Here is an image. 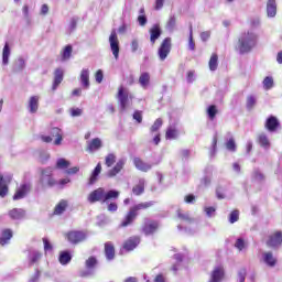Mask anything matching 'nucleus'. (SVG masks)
Returning <instances> with one entry per match:
<instances>
[{
  "label": "nucleus",
  "mask_w": 282,
  "mask_h": 282,
  "mask_svg": "<svg viewBox=\"0 0 282 282\" xmlns=\"http://www.w3.org/2000/svg\"><path fill=\"white\" fill-rule=\"evenodd\" d=\"M259 35L257 34V32L252 30H249L240 34L237 44V50L239 54H250V51L257 47Z\"/></svg>",
  "instance_id": "1"
},
{
  "label": "nucleus",
  "mask_w": 282,
  "mask_h": 282,
  "mask_svg": "<svg viewBox=\"0 0 282 282\" xmlns=\"http://www.w3.org/2000/svg\"><path fill=\"white\" fill-rule=\"evenodd\" d=\"M120 197V192L116 189L105 191L104 187H98L94 189L87 197L89 204H96V202H101V204H109L113 199Z\"/></svg>",
  "instance_id": "2"
},
{
  "label": "nucleus",
  "mask_w": 282,
  "mask_h": 282,
  "mask_svg": "<svg viewBox=\"0 0 282 282\" xmlns=\"http://www.w3.org/2000/svg\"><path fill=\"white\" fill-rule=\"evenodd\" d=\"M37 172L40 173L39 182L43 188H54L58 184V181L54 178V167H40Z\"/></svg>",
  "instance_id": "3"
},
{
  "label": "nucleus",
  "mask_w": 282,
  "mask_h": 282,
  "mask_svg": "<svg viewBox=\"0 0 282 282\" xmlns=\"http://www.w3.org/2000/svg\"><path fill=\"white\" fill-rule=\"evenodd\" d=\"M155 202L150 200L145 203H140L138 205H134L130 208L129 213L127 214L126 218L121 223V228H127V226H131L133 221H135V217H138V210H147V208H151V206H154Z\"/></svg>",
  "instance_id": "4"
},
{
  "label": "nucleus",
  "mask_w": 282,
  "mask_h": 282,
  "mask_svg": "<svg viewBox=\"0 0 282 282\" xmlns=\"http://www.w3.org/2000/svg\"><path fill=\"white\" fill-rule=\"evenodd\" d=\"M117 99L119 102L120 111L124 112L131 107V101L133 100V95L129 94V90L124 87H119Z\"/></svg>",
  "instance_id": "5"
},
{
  "label": "nucleus",
  "mask_w": 282,
  "mask_h": 282,
  "mask_svg": "<svg viewBox=\"0 0 282 282\" xmlns=\"http://www.w3.org/2000/svg\"><path fill=\"white\" fill-rule=\"evenodd\" d=\"M110 50L116 61L120 58V41L118 40V33H116V29H113L109 36Z\"/></svg>",
  "instance_id": "6"
},
{
  "label": "nucleus",
  "mask_w": 282,
  "mask_h": 282,
  "mask_svg": "<svg viewBox=\"0 0 282 282\" xmlns=\"http://www.w3.org/2000/svg\"><path fill=\"white\" fill-rule=\"evenodd\" d=\"M171 47H172L171 37H165L158 51L160 61H166V58L169 57V54H171Z\"/></svg>",
  "instance_id": "7"
},
{
  "label": "nucleus",
  "mask_w": 282,
  "mask_h": 282,
  "mask_svg": "<svg viewBox=\"0 0 282 282\" xmlns=\"http://www.w3.org/2000/svg\"><path fill=\"white\" fill-rule=\"evenodd\" d=\"M66 237L69 243H80V241L87 239V235L83 231H70Z\"/></svg>",
  "instance_id": "8"
},
{
  "label": "nucleus",
  "mask_w": 282,
  "mask_h": 282,
  "mask_svg": "<svg viewBox=\"0 0 282 282\" xmlns=\"http://www.w3.org/2000/svg\"><path fill=\"white\" fill-rule=\"evenodd\" d=\"M282 243V232L281 231H276L274 234H272L269 237V240L267 241V246L269 248H279V246H281Z\"/></svg>",
  "instance_id": "9"
},
{
  "label": "nucleus",
  "mask_w": 282,
  "mask_h": 282,
  "mask_svg": "<svg viewBox=\"0 0 282 282\" xmlns=\"http://www.w3.org/2000/svg\"><path fill=\"white\" fill-rule=\"evenodd\" d=\"M124 164H127V159H120L116 165L107 172V177H116L122 169H124Z\"/></svg>",
  "instance_id": "10"
},
{
  "label": "nucleus",
  "mask_w": 282,
  "mask_h": 282,
  "mask_svg": "<svg viewBox=\"0 0 282 282\" xmlns=\"http://www.w3.org/2000/svg\"><path fill=\"white\" fill-rule=\"evenodd\" d=\"M280 124L281 123L279 122V119H276L274 116H271L267 119L264 127L270 131V133H274V131L279 129Z\"/></svg>",
  "instance_id": "11"
},
{
  "label": "nucleus",
  "mask_w": 282,
  "mask_h": 282,
  "mask_svg": "<svg viewBox=\"0 0 282 282\" xmlns=\"http://www.w3.org/2000/svg\"><path fill=\"white\" fill-rule=\"evenodd\" d=\"M10 219L13 221H20L21 219H25V209L23 208H13L8 213Z\"/></svg>",
  "instance_id": "12"
},
{
  "label": "nucleus",
  "mask_w": 282,
  "mask_h": 282,
  "mask_svg": "<svg viewBox=\"0 0 282 282\" xmlns=\"http://www.w3.org/2000/svg\"><path fill=\"white\" fill-rule=\"evenodd\" d=\"M140 245V237L134 236L130 237L123 245V249L128 252H131V250H135L138 246Z\"/></svg>",
  "instance_id": "13"
},
{
  "label": "nucleus",
  "mask_w": 282,
  "mask_h": 282,
  "mask_svg": "<svg viewBox=\"0 0 282 282\" xmlns=\"http://www.w3.org/2000/svg\"><path fill=\"white\" fill-rule=\"evenodd\" d=\"M262 261L268 265V268H274L276 265V258L272 251H267L262 253Z\"/></svg>",
  "instance_id": "14"
},
{
  "label": "nucleus",
  "mask_w": 282,
  "mask_h": 282,
  "mask_svg": "<svg viewBox=\"0 0 282 282\" xmlns=\"http://www.w3.org/2000/svg\"><path fill=\"white\" fill-rule=\"evenodd\" d=\"M224 281V268L216 267L210 274V279L208 282H221Z\"/></svg>",
  "instance_id": "15"
},
{
  "label": "nucleus",
  "mask_w": 282,
  "mask_h": 282,
  "mask_svg": "<svg viewBox=\"0 0 282 282\" xmlns=\"http://www.w3.org/2000/svg\"><path fill=\"white\" fill-rule=\"evenodd\" d=\"M133 163L135 169H138V171H142L143 173H147L148 171H151V169H153V165L151 163H145L140 158H135L133 160Z\"/></svg>",
  "instance_id": "16"
},
{
  "label": "nucleus",
  "mask_w": 282,
  "mask_h": 282,
  "mask_svg": "<svg viewBox=\"0 0 282 282\" xmlns=\"http://www.w3.org/2000/svg\"><path fill=\"white\" fill-rule=\"evenodd\" d=\"M41 100V97L37 95L31 96L29 98L28 109L31 113H36L39 111V101Z\"/></svg>",
  "instance_id": "17"
},
{
  "label": "nucleus",
  "mask_w": 282,
  "mask_h": 282,
  "mask_svg": "<svg viewBox=\"0 0 282 282\" xmlns=\"http://www.w3.org/2000/svg\"><path fill=\"white\" fill-rule=\"evenodd\" d=\"M162 36V29L160 28V24H154L151 29H150V41L152 43V45H155V41Z\"/></svg>",
  "instance_id": "18"
},
{
  "label": "nucleus",
  "mask_w": 282,
  "mask_h": 282,
  "mask_svg": "<svg viewBox=\"0 0 282 282\" xmlns=\"http://www.w3.org/2000/svg\"><path fill=\"white\" fill-rule=\"evenodd\" d=\"M50 133L53 138H56L54 140L55 147H61V144H63V130L59 128H52Z\"/></svg>",
  "instance_id": "19"
},
{
  "label": "nucleus",
  "mask_w": 282,
  "mask_h": 282,
  "mask_svg": "<svg viewBox=\"0 0 282 282\" xmlns=\"http://www.w3.org/2000/svg\"><path fill=\"white\" fill-rule=\"evenodd\" d=\"M30 191V184H23L20 186L19 189H17L15 194L13 195L14 202L19 199H23L25 195H28V192Z\"/></svg>",
  "instance_id": "20"
},
{
  "label": "nucleus",
  "mask_w": 282,
  "mask_h": 282,
  "mask_svg": "<svg viewBox=\"0 0 282 282\" xmlns=\"http://www.w3.org/2000/svg\"><path fill=\"white\" fill-rule=\"evenodd\" d=\"M102 171V165L100 163H98L95 167V170L91 172L88 184L89 186H94V184H96V182H98V177L100 175Z\"/></svg>",
  "instance_id": "21"
},
{
  "label": "nucleus",
  "mask_w": 282,
  "mask_h": 282,
  "mask_svg": "<svg viewBox=\"0 0 282 282\" xmlns=\"http://www.w3.org/2000/svg\"><path fill=\"white\" fill-rule=\"evenodd\" d=\"M267 15L269 19H274V17H276V0L267 1Z\"/></svg>",
  "instance_id": "22"
},
{
  "label": "nucleus",
  "mask_w": 282,
  "mask_h": 282,
  "mask_svg": "<svg viewBox=\"0 0 282 282\" xmlns=\"http://www.w3.org/2000/svg\"><path fill=\"white\" fill-rule=\"evenodd\" d=\"M79 80L84 89H89V69H82Z\"/></svg>",
  "instance_id": "23"
},
{
  "label": "nucleus",
  "mask_w": 282,
  "mask_h": 282,
  "mask_svg": "<svg viewBox=\"0 0 282 282\" xmlns=\"http://www.w3.org/2000/svg\"><path fill=\"white\" fill-rule=\"evenodd\" d=\"M158 228H160V225L158 224V221H149V223L144 224L143 232L147 236L153 235V232H155V230H158Z\"/></svg>",
  "instance_id": "24"
},
{
  "label": "nucleus",
  "mask_w": 282,
  "mask_h": 282,
  "mask_svg": "<svg viewBox=\"0 0 282 282\" xmlns=\"http://www.w3.org/2000/svg\"><path fill=\"white\" fill-rule=\"evenodd\" d=\"M99 149H102V140H100V138H95L88 142L87 151L90 153H94V151H98Z\"/></svg>",
  "instance_id": "25"
},
{
  "label": "nucleus",
  "mask_w": 282,
  "mask_h": 282,
  "mask_svg": "<svg viewBox=\"0 0 282 282\" xmlns=\"http://www.w3.org/2000/svg\"><path fill=\"white\" fill-rule=\"evenodd\" d=\"M10 54H12V51L10 50V44L6 42L2 50V65L10 64Z\"/></svg>",
  "instance_id": "26"
},
{
  "label": "nucleus",
  "mask_w": 282,
  "mask_h": 282,
  "mask_svg": "<svg viewBox=\"0 0 282 282\" xmlns=\"http://www.w3.org/2000/svg\"><path fill=\"white\" fill-rule=\"evenodd\" d=\"M105 254L108 261H112V259L116 257V249L111 242L105 243Z\"/></svg>",
  "instance_id": "27"
},
{
  "label": "nucleus",
  "mask_w": 282,
  "mask_h": 282,
  "mask_svg": "<svg viewBox=\"0 0 282 282\" xmlns=\"http://www.w3.org/2000/svg\"><path fill=\"white\" fill-rule=\"evenodd\" d=\"M63 83V69L62 68H56L55 69V76H54V83H53V91H56L58 88V85Z\"/></svg>",
  "instance_id": "28"
},
{
  "label": "nucleus",
  "mask_w": 282,
  "mask_h": 282,
  "mask_svg": "<svg viewBox=\"0 0 282 282\" xmlns=\"http://www.w3.org/2000/svg\"><path fill=\"white\" fill-rule=\"evenodd\" d=\"M11 239H12V231L10 229H4L0 237V246H6L7 243H10Z\"/></svg>",
  "instance_id": "29"
},
{
  "label": "nucleus",
  "mask_w": 282,
  "mask_h": 282,
  "mask_svg": "<svg viewBox=\"0 0 282 282\" xmlns=\"http://www.w3.org/2000/svg\"><path fill=\"white\" fill-rule=\"evenodd\" d=\"M258 142L260 144V147H262L263 149H270V139H268V134L265 133H260L258 135Z\"/></svg>",
  "instance_id": "30"
},
{
  "label": "nucleus",
  "mask_w": 282,
  "mask_h": 282,
  "mask_svg": "<svg viewBox=\"0 0 282 282\" xmlns=\"http://www.w3.org/2000/svg\"><path fill=\"white\" fill-rule=\"evenodd\" d=\"M150 80L151 75H149V73H142L139 77V84L141 85V87H143V89H147V87H149Z\"/></svg>",
  "instance_id": "31"
},
{
  "label": "nucleus",
  "mask_w": 282,
  "mask_h": 282,
  "mask_svg": "<svg viewBox=\"0 0 282 282\" xmlns=\"http://www.w3.org/2000/svg\"><path fill=\"white\" fill-rule=\"evenodd\" d=\"M144 184H145L144 178H140L138 185H135L132 188L133 195H137V196L142 195V193H144Z\"/></svg>",
  "instance_id": "32"
},
{
  "label": "nucleus",
  "mask_w": 282,
  "mask_h": 282,
  "mask_svg": "<svg viewBox=\"0 0 282 282\" xmlns=\"http://www.w3.org/2000/svg\"><path fill=\"white\" fill-rule=\"evenodd\" d=\"M6 195H8V184L3 178V174L0 173V197H6Z\"/></svg>",
  "instance_id": "33"
},
{
  "label": "nucleus",
  "mask_w": 282,
  "mask_h": 282,
  "mask_svg": "<svg viewBox=\"0 0 282 282\" xmlns=\"http://www.w3.org/2000/svg\"><path fill=\"white\" fill-rule=\"evenodd\" d=\"M218 61H219V57L217 56V54L214 53L209 59L210 72H217V67L219 65Z\"/></svg>",
  "instance_id": "34"
},
{
  "label": "nucleus",
  "mask_w": 282,
  "mask_h": 282,
  "mask_svg": "<svg viewBox=\"0 0 282 282\" xmlns=\"http://www.w3.org/2000/svg\"><path fill=\"white\" fill-rule=\"evenodd\" d=\"M175 25H177V18L175 15H170L165 25L166 30H169V32H173V30H175Z\"/></svg>",
  "instance_id": "35"
},
{
  "label": "nucleus",
  "mask_w": 282,
  "mask_h": 282,
  "mask_svg": "<svg viewBox=\"0 0 282 282\" xmlns=\"http://www.w3.org/2000/svg\"><path fill=\"white\" fill-rule=\"evenodd\" d=\"M177 217L182 221H186L187 224H193L194 219L191 217L188 213L182 212V209L177 210Z\"/></svg>",
  "instance_id": "36"
},
{
  "label": "nucleus",
  "mask_w": 282,
  "mask_h": 282,
  "mask_svg": "<svg viewBox=\"0 0 282 282\" xmlns=\"http://www.w3.org/2000/svg\"><path fill=\"white\" fill-rule=\"evenodd\" d=\"M69 261H72V254H69V252H67V251H63L59 254V263L62 265H67V263H69Z\"/></svg>",
  "instance_id": "37"
},
{
  "label": "nucleus",
  "mask_w": 282,
  "mask_h": 282,
  "mask_svg": "<svg viewBox=\"0 0 282 282\" xmlns=\"http://www.w3.org/2000/svg\"><path fill=\"white\" fill-rule=\"evenodd\" d=\"M67 208V200H61L55 207V215H63Z\"/></svg>",
  "instance_id": "38"
},
{
  "label": "nucleus",
  "mask_w": 282,
  "mask_h": 282,
  "mask_svg": "<svg viewBox=\"0 0 282 282\" xmlns=\"http://www.w3.org/2000/svg\"><path fill=\"white\" fill-rule=\"evenodd\" d=\"M177 135H180V132L177 131V129L169 128L166 130L165 138L167 140H176Z\"/></svg>",
  "instance_id": "39"
},
{
  "label": "nucleus",
  "mask_w": 282,
  "mask_h": 282,
  "mask_svg": "<svg viewBox=\"0 0 282 282\" xmlns=\"http://www.w3.org/2000/svg\"><path fill=\"white\" fill-rule=\"evenodd\" d=\"M263 88L269 90L272 89V87H274V79L270 76H267L263 82H262Z\"/></svg>",
  "instance_id": "40"
},
{
  "label": "nucleus",
  "mask_w": 282,
  "mask_h": 282,
  "mask_svg": "<svg viewBox=\"0 0 282 282\" xmlns=\"http://www.w3.org/2000/svg\"><path fill=\"white\" fill-rule=\"evenodd\" d=\"M217 106L212 105L207 108V116L209 118V120H215V117L217 116Z\"/></svg>",
  "instance_id": "41"
},
{
  "label": "nucleus",
  "mask_w": 282,
  "mask_h": 282,
  "mask_svg": "<svg viewBox=\"0 0 282 282\" xmlns=\"http://www.w3.org/2000/svg\"><path fill=\"white\" fill-rule=\"evenodd\" d=\"M72 45L65 46L62 53V61H69V58H72Z\"/></svg>",
  "instance_id": "42"
},
{
  "label": "nucleus",
  "mask_w": 282,
  "mask_h": 282,
  "mask_svg": "<svg viewBox=\"0 0 282 282\" xmlns=\"http://www.w3.org/2000/svg\"><path fill=\"white\" fill-rule=\"evenodd\" d=\"M163 121L161 118L156 119L152 127L150 128L151 133H158L160 131V128L162 127Z\"/></svg>",
  "instance_id": "43"
},
{
  "label": "nucleus",
  "mask_w": 282,
  "mask_h": 282,
  "mask_svg": "<svg viewBox=\"0 0 282 282\" xmlns=\"http://www.w3.org/2000/svg\"><path fill=\"white\" fill-rule=\"evenodd\" d=\"M252 180H254V182H263L265 180V175H263L261 171L254 170L252 173Z\"/></svg>",
  "instance_id": "44"
},
{
  "label": "nucleus",
  "mask_w": 282,
  "mask_h": 282,
  "mask_svg": "<svg viewBox=\"0 0 282 282\" xmlns=\"http://www.w3.org/2000/svg\"><path fill=\"white\" fill-rule=\"evenodd\" d=\"M72 163L65 159H58L56 162V169H69Z\"/></svg>",
  "instance_id": "45"
},
{
  "label": "nucleus",
  "mask_w": 282,
  "mask_h": 282,
  "mask_svg": "<svg viewBox=\"0 0 282 282\" xmlns=\"http://www.w3.org/2000/svg\"><path fill=\"white\" fill-rule=\"evenodd\" d=\"M239 221V210L235 209L229 214V224H236Z\"/></svg>",
  "instance_id": "46"
},
{
  "label": "nucleus",
  "mask_w": 282,
  "mask_h": 282,
  "mask_svg": "<svg viewBox=\"0 0 282 282\" xmlns=\"http://www.w3.org/2000/svg\"><path fill=\"white\" fill-rule=\"evenodd\" d=\"M98 263L95 257H90L86 260V268L87 270H94L95 265Z\"/></svg>",
  "instance_id": "47"
},
{
  "label": "nucleus",
  "mask_w": 282,
  "mask_h": 282,
  "mask_svg": "<svg viewBox=\"0 0 282 282\" xmlns=\"http://www.w3.org/2000/svg\"><path fill=\"white\" fill-rule=\"evenodd\" d=\"M226 149L228 151H231L232 153H235V151H237V143H235V139H229L226 143Z\"/></svg>",
  "instance_id": "48"
},
{
  "label": "nucleus",
  "mask_w": 282,
  "mask_h": 282,
  "mask_svg": "<svg viewBox=\"0 0 282 282\" xmlns=\"http://www.w3.org/2000/svg\"><path fill=\"white\" fill-rule=\"evenodd\" d=\"M116 164V156L113 153H110L106 156V166L111 167Z\"/></svg>",
  "instance_id": "49"
},
{
  "label": "nucleus",
  "mask_w": 282,
  "mask_h": 282,
  "mask_svg": "<svg viewBox=\"0 0 282 282\" xmlns=\"http://www.w3.org/2000/svg\"><path fill=\"white\" fill-rule=\"evenodd\" d=\"M257 105V98L254 96H249L247 98V109H252Z\"/></svg>",
  "instance_id": "50"
},
{
  "label": "nucleus",
  "mask_w": 282,
  "mask_h": 282,
  "mask_svg": "<svg viewBox=\"0 0 282 282\" xmlns=\"http://www.w3.org/2000/svg\"><path fill=\"white\" fill-rule=\"evenodd\" d=\"M130 47H131L132 54H135V52H138V50L140 48V42L138 41V39H133L131 41Z\"/></svg>",
  "instance_id": "51"
},
{
  "label": "nucleus",
  "mask_w": 282,
  "mask_h": 282,
  "mask_svg": "<svg viewBox=\"0 0 282 282\" xmlns=\"http://www.w3.org/2000/svg\"><path fill=\"white\" fill-rule=\"evenodd\" d=\"M235 248H237L240 251L246 249V241L242 238H238L236 240Z\"/></svg>",
  "instance_id": "52"
},
{
  "label": "nucleus",
  "mask_w": 282,
  "mask_h": 282,
  "mask_svg": "<svg viewBox=\"0 0 282 282\" xmlns=\"http://www.w3.org/2000/svg\"><path fill=\"white\" fill-rule=\"evenodd\" d=\"M188 48H189L192 52L195 51V42L193 41V26L189 28Z\"/></svg>",
  "instance_id": "53"
},
{
  "label": "nucleus",
  "mask_w": 282,
  "mask_h": 282,
  "mask_svg": "<svg viewBox=\"0 0 282 282\" xmlns=\"http://www.w3.org/2000/svg\"><path fill=\"white\" fill-rule=\"evenodd\" d=\"M247 274H248V271H246V269H240L238 271V282H246Z\"/></svg>",
  "instance_id": "54"
},
{
  "label": "nucleus",
  "mask_w": 282,
  "mask_h": 282,
  "mask_svg": "<svg viewBox=\"0 0 282 282\" xmlns=\"http://www.w3.org/2000/svg\"><path fill=\"white\" fill-rule=\"evenodd\" d=\"M70 116L73 118H78V117L83 116V109H80V108H72L70 109Z\"/></svg>",
  "instance_id": "55"
},
{
  "label": "nucleus",
  "mask_w": 282,
  "mask_h": 282,
  "mask_svg": "<svg viewBox=\"0 0 282 282\" xmlns=\"http://www.w3.org/2000/svg\"><path fill=\"white\" fill-rule=\"evenodd\" d=\"M216 152H217V134H215L213 138L210 155H215Z\"/></svg>",
  "instance_id": "56"
},
{
  "label": "nucleus",
  "mask_w": 282,
  "mask_h": 282,
  "mask_svg": "<svg viewBox=\"0 0 282 282\" xmlns=\"http://www.w3.org/2000/svg\"><path fill=\"white\" fill-rule=\"evenodd\" d=\"M17 69L18 72H22V69H25V59H23V57H20L18 59Z\"/></svg>",
  "instance_id": "57"
},
{
  "label": "nucleus",
  "mask_w": 282,
  "mask_h": 282,
  "mask_svg": "<svg viewBox=\"0 0 282 282\" xmlns=\"http://www.w3.org/2000/svg\"><path fill=\"white\" fill-rule=\"evenodd\" d=\"M41 259V252L34 251L31 254V263H36Z\"/></svg>",
  "instance_id": "58"
},
{
  "label": "nucleus",
  "mask_w": 282,
  "mask_h": 282,
  "mask_svg": "<svg viewBox=\"0 0 282 282\" xmlns=\"http://www.w3.org/2000/svg\"><path fill=\"white\" fill-rule=\"evenodd\" d=\"M250 25H251V28H259L260 25H261V19H259V18H252L251 20H250Z\"/></svg>",
  "instance_id": "59"
},
{
  "label": "nucleus",
  "mask_w": 282,
  "mask_h": 282,
  "mask_svg": "<svg viewBox=\"0 0 282 282\" xmlns=\"http://www.w3.org/2000/svg\"><path fill=\"white\" fill-rule=\"evenodd\" d=\"M43 243L45 252L52 251V243H50V240L47 238H43Z\"/></svg>",
  "instance_id": "60"
},
{
  "label": "nucleus",
  "mask_w": 282,
  "mask_h": 282,
  "mask_svg": "<svg viewBox=\"0 0 282 282\" xmlns=\"http://www.w3.org/2000/svg\"><path fill=\"white\" fill-rule=\"evenodd\" d=\"M185 204H195V195L189 194L184 197Z\"/></svg>",
  "instance_id": "61"
},
{
  "label": "nucleus",
  "mask_w": 282,
  "mask_h": 282,
  "mask_svg": "<svg viewBox=\"0 0 282 282\" xmlns=\"http://www.w3.org/2000/svg\"><path fill=\"white\" fill-rule=\"evenodd\" d=\"M39 279H41V271L36 270L29 282H39Z\"/></svg>",
  "instance_id": "62"
},
{
  "label": "nucleus",
  "mask_w": 282,
  "mask_h": 282,
  "mask_svg": "<svg viewBox=\"0 0 282 282\" xmlns=\"http://www.w3.org/2000/svg\"><path fill=\"white\" fill-rule=\"evenodd\" d=\"M95 78H96V83H102V78H105V76L102 75V70H97L96 75H95Z\"/></svg>",
  "instance_id": "63"
},
{
  "label": "nucleus",
  "mask_w": 282,
  "mask_h": 282,
  "mask_svg": "<svg viewBox=\"0 0 282 282\" xmlns=\"http://www.w3.org/2000/svg\"><path fill=\"white\" fill-rule=\"evenodd\" d=\"M138 22L139 24L144 28V25H147V15L142 14L138 17Z\"/></svg>",
  "instance_id": "64"
}]
</instances>
